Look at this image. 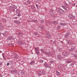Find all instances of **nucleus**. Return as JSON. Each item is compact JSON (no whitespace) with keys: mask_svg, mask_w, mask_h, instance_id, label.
Wrapping results in <instances>:
<instances>
[{"mask_svg":"<svg viewBox=\"0 0 77 77\" xmlns=\"http://www.w3.org/2000/svg\"><path fill=\"white\" fill-rule=\"evenodd\" d=\"M67 44L69 45H74L73 46H76V45L75 44V43L71 41H67Z\"/></svg>","mask_w":77,"mask_h":77,"instance_id":"obj_1","label":"nucleus"},{"mask_svg":"<svg viewBox=\"0 0 77 77\" xmlns=\"http://www.w3.org/2000/svg\"><path fill=\"white\" fill-rule=\"evenodd\" d=\"M62 54L63 56H67L68 55H69L70 53L69 52H63Z\"/></svg>","mask_w":77,"mask_h":77,"instance_id":"obj_2","label":"nucleus"},{"mask_svg":"<svg viewBox=\"0 0 77 77\" xmlns=\"http://www.w3.org/2000/svg\"><path fill=\"white\" fill-rule=\"evenodd\" d=\"M68 17L69 18L71 19H73V18H74V17L71 14H69L68 15Z\"/></svg>","mask_w":77,"mask_h":77,"instance_id":"obj_3","label":"nucleus"},{"mask_svg":"<svg viewBox=\"0 0 77 77\" xmlns=\"http://www.w3.org/2000/svg\"><path fill=\"white\" fill-rule=\"evenodd\" d=\"M60 25V26H66V23H60L59 24Z\"/></svg>","mask_w":77,"mask_h":77,"instance_id":"obj_4","label":"nucleus"},{"mask_svg":"<svg viewBox=\"0 0 77 77\" xmlns=\"http://www.w3.org/2000/svg\"><path fill=\"white\" fill-rule=\"evenodd\" d=\"M59 12L60 14H63L64 13H65V11L60 9Z\"/></svg>","mask_w":77,"mask_h":77,"instance_id":"obj_5","label":"nucleus"},{"mask_svg":"<svg viewBox=\"0 0 77 77\" xmlns=\"http://www.w3.org/2000/svg\"><path fill=\"white\" fill-rule=\"evenodd\" d=\"M74 46L73 47V48H71L70 50V51H73L74 50V49L75 48V46Z\"/></svg>","mask_w":77,"mask_h":77,"instance_id":"obj_6","label":"nucleus"},{"mask_svg":"<svg viewBox=\"0 0 77 77\" xmlns=\"http://www.w3.org/2000/svg\"><path fill=\"white\" fill-rule=\"evenodd\" d=\"M35 50H36V51H35V52L36 53V54H38V55H39V52L38 51H39V48H35Z\"/></svg>","mask_w":77,"mask_h":77,"instance_id":"obj_7","label":"nucleus"},{"mask_svg":"<svg viewBox=\"0 0 77 77\" xmlns=\"http://www.w3.org/2000/svg\"><path fill=\"white\" fill-rule=\"evenodd\" d=\"M69 33H66V34L65 35V38H68V37L69 36Z\"/></svg>","mask_w":77,"mask_h":77,"instance_id":"obj_8","label":"nucleus"},{"mask_svg":"<svg viewBox=\"0 0 77 77\" xmlns=\"http://www.w3.org/2000/svg\"><path fill=\"white\" fill-rule=\"evenodd\" d=\"M18 44L19 45H23V43L22 41H19L18 42Z\"/></svg>","mask_w":77,"mask_h":77,"instance_id":"obj_9","label":"nucleus"},{"mask_svg":"<svg viewBox=\"0 0 77 77\" xmlns=\"http://www.w3.org/2000/svg\"><path fill=\"white\" fill-rule=\"evenodd\" d=\"M53 24H57V21H53L52 22Z\"/></svg>","mask_w":77,"mask_h":77,"instance_id":"obj_10","label":"nucleus"},{"mask_svg":"<svg viewBox=\"0 0 77 77\" xmlns=\"http://www.w3.org/2000/svg\"><path fill=\"white\" fill-rule=\"evenodd\" d=\"M20 73L22 75H24L25 74V72L23 70H22L21 71Z\"/></svg>","mask_w":77,"mask_h":77,"instance_id":"obj_11","label":"nucleus"},{"mask_svg":"<svg viewBox=\"0 0 77 77\" xmlns=\"http://www.w3.org/2000/svg\"><path fill=\"white\" fill-rule=\"evenodd\" d=\"M44 66H45L46 68H49L48 66H49L48 65V64L45 63L44 64Z\"/></svg>","mask_w":77,"mask_h":77,"instance_id":"obj_12","label":"nucleus"},{"mask_svg":"<svg viewBox=\"0 0 77 77\" xmlns=\"http://www.w3.org/2000/svg\"><path fill=\"white\" fill-rule=\"evenodd\" d=\"M45 54H46V55H50L51 54L50 52H46V51H45Z\"/></svg>","mask_w":77,"mask_h":77,"instance_id":"obj_13","label":"nucleus"},{"mask_svg":"<svg viewBox=\"0 0 77 77\" xmlns=\"http://www.w3.org/2000/svg\"><path fill=\"white\" fill-rule=\"evenodd\" d=\"M51 15L52 17L54 18H56V16L54 15V14L51 13Z\"/></svg>","mask_w":77,"mask_h":77,"instance_id":"obj_14","label":"nucleus"},{"mask_svg":"<svg viewBox=\"0 0 77 77\" xmlns=\"http://www.w3.org/2000/svg\"><path fill=\"white\" fill-rule=\"evenodd\" d=\"M57 58H58V59H60V60H61L62 57H61V56L60 55H58L57 56Z\"/></svg>","mask_w":77,"mask_h":77,"instance_id":"obj_15","label":"nucleus"},{"mask_svg":"<svg viewBox=\"0 0 77 77\" xmlns=\"http://www.w3.org/2000/svg\"><path fill=\"white\" fill-rule=\"evenodd\" d=\"M2 34L4 36H6L8 35V32H5L4 33H2Z\"/></svg>","mask_w":77,"mask_h":77,"instance_id":"obj_16","label":"nucleus"},{"mask_svg":"<svg viewBox=\"0 0 77 77\" xmlns=\"http://www.w3.org/2000/svg\"><path fill=\"white\" fill-rule=\"evenodd\" d=\"M46 36L47 37V38H50V37H51V35H50V34L48 33L46 34Z\"/></svg>","mask_w":77,"mask_h":77,"instance_id":"obj_17","label":"nucleus"},{"mask_svg":"<svg viewBox=\"0 0 77 77\" xmlns=\"http://www.w3.org/2000/svg\"><path fill=\"white\" fill-rule=\"evenodd\" d=\"M4 27V26L1 25L0 26V30H2V29H3Z\"/></svg>","mask_w":77,"mask_h":77,"instance_id":"obj_18","label":"nucleus"},{"mask_svg":"<svg viewBox=\"0 0 77 77\" xmlns=\"http://www.w3.org/2000/svg\"><path fill=\"white\" fill-rule=\"evenodd\" d=\"M12 8H13V10H15V9H17V6H16L15 5H14V6H13L12 7Z\"/></svg>","mask_w":77,"mask_h":77,"instance_id":"obj_19","label":"nucleus"},{"mask_svg":"<svg viewBox=\"0 0 77 77\" xmlns=\"http://www.w3.org/2000/svg\"><path fill=\"white\" fill-rule=\"evenodd\" d=\"M66 63H71V61L70 60H67L66 61Z\"/></svg>","mask_w":77,"mask_h":77,"instance_id":"obj_20","label":"nucleus"},{"mask_svg":"<svg viewBox=\"0 0 77 77\" xmlns=\"http://www.w3.org/2000/svg\"><path fill=\"white\" fill-rule=\"evenodd\" d=\"M35 62L34 60L32 61L30 63V65H32L33 63H34Z\"/></svg>","mask_w":77,"mask_h":77,"instance_id":"obj_21","label":"nucleus"},{"mask_svg":"<svg viewBox=\"0 0 77 77\" xmlns=\"http://www.w3.org/2000/svg\"><path fill=\"white\" fill-rule=\"evenodd\" d=\"M2 21L4 23H5V22L6 21V19L5 18H2Z\"/></svg>","mask_w":77,"mask_h":77,"instance_id":"obj_22","label":"nucleus"},{"mask_svg":"<svg viewBox=\"0 0 77 77\" xmlns=\"http://www.w3.org/2000/svg\"><path fill=\"white\" fill-rule=\"evenodd\" d=\"M39 28L40 29H45V27L44 26H39Z\"/></svg>","mask_w":77,"mask_h":77,"instance_id":"obj_23","label":"nucleus"},{"mask_svg":"<svg viewBox=\"0 0 77 77\" xmlns=\"http://www.w3.org/2000/svg\"><path fill=\"white\" fill-rule=\"evenodd\" d=\"M42 74V71H39V76H41V75Z\"/></svg>","mask_w":77,"mask_h":77,"instance_id":"obj_24","label":"nucleus"},{"mask_svg":"<svg viewBox=\"0 0 77 77\" xmlns=\"http://www.w3.org/2000/svg\"><path fill=\"white\" fill-rule=\"evenodd\" d=\"M56 72V74H57V75H60V72H58V71H57Z\"/></svg>","mask_w":77,"mask_h":77,"instance_id":"obj_25","label":"nucleus"},{"mask_svg":"<svg viewBox=\"0 0 77 77\" xmlns=\"http://www.w3.org/2000/svg\"><path fill=\"white\" fill-rule=\"evenodd\" d=\"M60 9H60L59 8H56L57 11H58V12H60Z\"/></svg>","mask_w":77,"mask_h":77,"instance_id":"obj_26","label":"nucleus"},{"mask_svg":"<svg viewBox=\"0 0 77 77\" xmlns=\"http://www.w3.org/2000/svg\"><path fill=\"white\" fill-rule=\"evenodd\" d=\"M9 37V39H10L11 40V39H14V37L13 36H10V37Z\"/></svg>","mask_w":77,"mask_h":77,"instance_id":"obj_27","label":"nucleus"},{"mask_svg":"<svg viewBox=\"0 0 77 77\" xmlns=\"http://www.w3.org/2000/svg\"><path fill=\"white\" fill-rule=\"evenodd\" d=\"M38 33L37 32H35L34 34V35L35 36H36L37 35H38V36H38Z\"/></svg>","mask_w":77,"mask_h":77,"instance_id":"obj_28","label":"nucleus"},{"mask_svg":"<svg viewBox=\"0 0 77 77\" xmlns=\"http://www.w3.org/2000/svg\"><path fill=\"white\" fill-rule=\"evenodd\" d=\"M44 22V20L43 19H42V20L41 21V23H43Z\"/></svg>","mask_w":77,"mask_h":77,"instance_id":"obj_29","label":"nucleus"},{"mask_svg":"<svg viewBox=\"0 0 77 77\" xmlns=\"http://www.w3.org/2000/svg\"><path fill=\"white\" fill-rule=\"evenodd\" d=\"M41 50L42 52H43V53H45V51H44V50L43 49H41Z\"/></svg>","mask_w":77,"mask_h":77,"instance_id":"obj_30","label":"nucleus"},{"mask_svg":"<svg viewBox=\"0 0 77 77\" xmlns=\"http://www.w3.org/2000/svg\"><path fill=\"white\" fill-rule=\"evenodd\" d=\"M10 63H11V64H14V62L12 60H11L10 61Z\"/></svg>","mask_w":77,"mask_h":77,"instance_id":"obj_31","label":"nucleus"},{"mask_svg":"<svg viewBox=\"0 0 77 77\" xmlns=\"http://www.w3.org/2000/svg\"><path fill=\"white\" fill-rule=\"evenodd\" d=\"M2 55H3V57L4 58V59H6V55H3L2 54Z\"/></svg>","mask_w":77,"mask_h":77,"instance_id":"obj_32","label":"nucleus"},{"mask_svg":"<svg viewBox=\"0 0 77 77\" xmlns=\"http://www.w3.org/2000/svg\"><path fill=\"white\" fill-rule=\"evenodd\" d=\"M60 28V26H58L57 27V29L59 30V29Z\"/></svg>","mask_w":77,"mask_h":77,"instance_id":"obj_33","label":"nucleus"},{"mask_svg":"<svg viewBox=\"0 0 77 77\" xmlns=\"http://www.w3.org/2000/svg\"><path fill=\"white\" fill-rule=\"evenodd\" d=\"M49 62L51 63H54V62L53 61H50Z\"/></svg>","mask_w":77,"mask_h":77,"instance_id":"obj_34","label":"nucleus"},{"mask_svg":"<svg viewBox=\"0 0 77 77\" xmlns=\"http://www.w3.org/2000/svg\"><path fill=\"white\" fill-rule=\"evenodd\" d=\"M18 35H19V36H21L22 35V33H18Z\"/></svg>","mask_w":77,"mask_h":77,"instance_id":"obj_35","label":"nucleus"},{"mask_svg":"<svg viewBox=\"0 0 77 77\" xmlns=\"http://www.w3.org/2000/svg\"><path fill=\"white\" fill-rule=\"evenodd\" d=\"M64 9L65 10V11H67V10H68V7H67V8H64Z\"/></svg>","mask_w":77,"mask_h":77,"instance_id":"obj_36","label":"nucleus"},{"mask_svg":"<svg viewBox=\"0 0 77 77\" xmlns=\"http://www.w3.org/2000/svg\"><path fill=\"white\" fill-rule=\"evenodd\" d=\"M54 10H50L49 11L50 12H54Z\"/></svg>","mask_w":77,"mask_h":77,"instance_id":"obj_37","label":"nucleus"},{"mask_svg":"<svg viewBox=\"0 0 77 77\" xmlns=\"http://www.w3.org/2000/svg\"><path fill=\"white\" fill-rule=\"evenodd\" d=\"M18 22V21H17V20H15L14 21V23H15V24H17V23Z\"/></svg>","mask_w":77,"mask_h":77,"instance_id":"obj_38","label":"nucleus"},{"mask_svg":"<svg viewBox=\"0 0 77 77\" xmlns=\"http://www.w3.org/2000/svg\"><path fill=\"white\" fill-rule=\"evenodd\" d=\"M21 14L20 13H19L18 14V15H17V16L18 17H20V16H21Z\"/></svg>","mask_w":77,"mask_h":77,"instance_id":"obj_39","label":"nucleus"},{"mask_svg":"<svg viewBox=\"0 0 77 77\" xmlns=\"http://www.w3.org/2000/svg\"><path fill=\"white\" fill-rule=\"evenodd\" d=\"M74 65V63H72L70 65V66H73V65Z\"/></svg>","mask_w":77,"mask_h":77,"instance_id":"obj_40","label":"nucleus"},{"mask_svg":"<svg viewBox=\"0 0 77 77\" xmlns=\"http://www.w3.org/2000/svg\"><path fill=\"white\" fill-rule=\"evenodd\" d=\"M16 12L17 14V13H18V12H19V10H16Z\"/></svg>","mask_w":77,"mask_h":77,"instance_id":"obj_41","label":"nucleus"},{"mask_svg":"<svg viewBox=\"0 0 77 77\" xmlns=\"http://www.w3.org/2000/svg\"><path fill=\"white\" fill-rule=\"evenodd\" d=\"M27 2L28 3H30V1H28Z\"/></svg>","mask_w":77,"mask_h":77,"instance_id":"obj_42","label":"nucleus"},{"mask_svg":"<svg viewBox=\"0 0 77 77\" xmlns=\"http://www.w3.org/2000/svg\"><path fill=\"white\" fill-rule=\"evenodd\" d=\"M75 4H72V6H75Z\"/></svg>","mask_w":77,"mask_h":77,"instance_id":"obj_43","label":"nucleus"},{"mask_svg":"<svg viewBox=\"0 0 77 77\" xmlns=\"http://www.w3.org/2000/svg\"><path fill=\"white\" fill-rule=\"evenodd\" d=\"M7 65V66H9V63H8Z\"/></svg>","mask_w":77,"mask_h":77,"instance_id":"obj_44","label":"nucleus"},{"mask_svg":"<svg viewBox=\"0 0 77 77\" xmlns=\"http://www.w3.org/2000/svg\"><path fill=\"white\" fill-rule=\"evenodd\" d=\"M20 24V22H17V24Z\"/></svg>","mask_w":77,"mask_h":77,"instance_id":"obj_45","label":"nucleus"},{"mask_svg":"<svg viewBox=\"0 0 77 77\" xmlns=\"http://www.w3.org/2000/svg\"><path fill=\"white\" fill-rule=\"evenodd\" d=\"M62 8H63V9H64V8H65V6H63V5L62 6Z\"/></svg>","mask_w":77,"mask_h":77,"instance_id":"obj_46","label":"nucleus"},{"mask_svg":"<svg viewBox=\"0 0 77 77\" xmlns=\"http://www.w3.org/2000/svg\"><path fill=\"white\" fill-rule=\"evenodd\" d=\"M42 72L43 74H44V71H42Z\"/></svg>","mask_w":77,"mask_h":77,"instance_id":"obj_47","label":"nucleus"},{"mask_svg":"<svg viewBox=\"0 0 77 77\" xmlns=\"http://www.w3.org/2000/svg\"><path fill=\"white\" fill-rule=\"evenodd\" d=\"M2 65V62H0V65Z\"/></svg>","mask_w":77,"mask_h":77,"instance_id":"obj_48","label":"nucleus"},{"mask_svg":"<svg viewBox=\"0 0 77 77\" xmlns=\"http://www.w3.org/2000/svg\"><path fill=\"white\" fill-rule=\"evenodd\" d=\"M14 66H11V68L12 69H14Z\"/></svg>","mask_w":77,"mask_h":77,"instance_id":"obj_49","label":"nucleus"},{"mask_svg":"<svg viewBox=\"0 0 77 77\" xmlns=\"http://www.w3.org/2000/svg\"><path fill=\"white\" fill-rule=\"evenodd\" d=\"M40 62H44V61L43 60H41L40 61Z\"/></svg>","mask_w":77,"mask_h":77,"instance_id":"obj_50","label":"nucleus"},{"mask_svg":"<svg viewBox=\"0 0 77 77\" xmlns=\"http://www.w3.org/2000/svg\"><path fill=\"white\" fill-rule=\"evenodd\" d=\"M7 39H8V40H10V39L9 38V37H8V38H7Z\"/></svg>","mask_w":77,"mask_h":77,"instance_id":"obj_51","label":"nucleus"},{"mask_svg":"<svg viewBox=\"0 0 77 77\" xmlns=\"http://www.w3.org/2000/svg\"><path fill=\"white\" fill-rule=\"evenodd\" d=\"M56 41H54V42H53V43H54H54H56Z\"/></svg>","mask_w":77,"mask_h":77,"instance_id":"obj_52","label":"nucleus"},{"mask_svg":"<svg viewBox=\"0 0 77 77\" xmlns=\"http://www.w3.org/2000/svg\"><path fill=\"white\" fill-rule=\"evenodd\" d=\"M36 6L37 7V8H38V5H36Z\"/></svg>","mask_w":77,"mask_h":77,"instance_id":"obj_53","label":"nucleus"},{"mask_svg":"<svg viewBox=\"0 0 77 77\" xmlns=\"http://www.w3.org/2000/svg\"><path fill=\"white\" fill-rule=\"evenodd\" d=\"M0 77H3V75H2L0 74Z\"/></svg>","mask_w":77,"mask_h":77,"instance_id":"obj_54","label":"nucleus"},{"mask_svg":"<svg viewBox=\"0 0 77 77\" xmlns=\"http://www.w3.org/2000/svg\"><path fill=\"white\" fill-rule=\"evenodd\" d=\"M77 57V55H74V57Z\"/></svg>","mask_w":77,"mask_h":77,"instance_id":"obj_55","label":"nucleus"},{"mask_svg":"<svg viewBox=\"0 0 77 77\" xmlns=\"http://www.w3.org/2000/svg\"><path fill=\"white\" fill-rule=\"evenodd\" d=\"M14 19H17V17H14Z\"/></svg>","mask_w":77,"mask_h":77,"instance_id":"obj_56","label":"nucleus"},{"mask_svg":"<svg viewBox=\"0 0 77 77\" xmlns=\"http://www.w3.org/2000/svg\"><path fill=\"white\" fill-rule=\"evenodd\" d=\"M60 42H61V43H62L63 42V41H60Z\"/></svg>","mask_w":77,"mask_h":77,"instance_id":"obj_57","label":"nucleus"},{"mask_svg":"<svg viewBox=\"0 0 77 77\" xmlns=\"http://www.w3.org/2000/svg\"><path fill=\"white\" fill-rule=\"evenodd\" d=\"M0 24H2V22H0Z\"/></svg>","mask_w":77,"mask_h":77,"instance_id":"obj_58","label":"nucleus"},{"mask_svg":"<svg viewBox=\"0 0 77 77\" xmlns=\"http://www.w3.org/2000/svg\"><path fill=\"white\" fill-rule=\"evenodd\" d=\"M2 51L0 50V53H2Z\"/></svg>","mask_w":77,"mask_h":77,"instance_id":"obj_59","label":"nucleus"},{"mask_svg":"<svg viewBox=\"0 0 77 77\" xmlns=\"http://www.w3.org/2000/svg\"><path fill=\"white\" fill-rule=\"evenodd\" d=\"M60 66V67H61V66Z\"/></svg>","mask_w":77,"mask_h":77,"instance_id":"obj_60","label":"nucleus"},{"mask_svg":"<svg viewBox=\"0 0 77 77\" xmlns=\"http://www.w3.org/2000/svg\"><path fill=\"white\" fill-rule=\"evenodd\" d=\"M13 72H15V71H13Z\"/></svg>","mask_w":77,"mask_h":77,"instance_id":"obj_61","label":"nucleus"},{"mask_svg":"<svg viewBox=\"0 0 77 77\" xmlns=\"http://www.w3.org/2000/svg\"><path fill=\"white\" fill-rule=\"evenodd\" d=\"M49 1H51V0H49Z\"/></svg>","mask_w":77,"mask_h":77,"instance_id":"obj_62","label":"nucleus"},{"mask_svg":"<svg viewBox=\"0 0 77 77\" xmlns=\"http://www.w3.org/2000/svg\"><path fill=\"white\" fill-rule=\"evenodd\" d=\"M8 27H9V26H8Z\"/></svg>","mask_w":77,"mask_h":77,"instance_id":"obj_63","label":"nucleus"},{"mask_svg":"<svg viewBox=\"0 0 77 77\" xmlns=\"http://www.w3.org/2000/svg\"><path fill=\"white\" fill-rule=\"evenodd\" d=\"M14 77H16V76H14Z\"/></svg>","mask_w":77,"mask_h":77,"instance_id":"obj_64","label":"nucleus"}]
</instances>
